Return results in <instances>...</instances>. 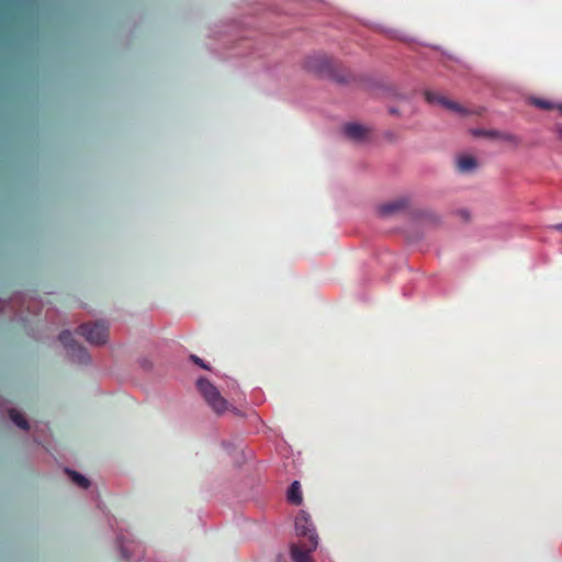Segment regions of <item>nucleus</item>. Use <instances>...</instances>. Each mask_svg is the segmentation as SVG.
Returning <instances> with one entry per match:
<instances>
[{
	"mask_svg": "<svg viewBox=\"0 0 562 562\" xmlns=\"http://www.w3.org/2000/svg\"><path fill=\"white\" fill-rule=\"evenodd\" d=\"M195 387L205 403L216 415L221 416L229 411L236 416L245 417V413L229 404L228 401L222 396L217 386L209 379L204 376L199 378L195 382Z\"/></svg>",
	"mask_w": 562,
	"mask_h": 562,
	"instance_id": "f257e3e1",
	"label": "nucleus"
},
{
	"mask_svg": "<svg viewBox=\"0 0 562 562\" xmlns=\"http://www.w3.org/2000/svg\"><path fill=\"white\" fill-rule=\"evenodd\" d=\"M111 528L116 526V547L120 552V558L124 562H138L145 555V549L134 533L125 527L119 526L115 518L109 519Z\"/></svg>",
	"mask_w": 562,
	"mask_h": 562,
	"instance_id": "f03ea898",
	"label": "nucleus"
},
{
	"mask_svg": "<svg viewBox=\"0 0 562 562\" xmlns=\"http://www.w3.org/2000/svg\"><path fill=\"white\" fill-rule=\"evenodd\" d=\"M304 67L307 71L313 72L321 77H330L339 83H347L348 80L344 76H338L335 72L331 60L321 54L311 55L305 59Z\"/></svg>",
	"mask_w": 562,
	"mask_h": 562,
	"instance_id": "7ed1b4c3",
	"label": "nucleus"
},
{
	"mask_svg": "<svg viewBox=\"0 0 562 562\" xmlns=\"http://www.w3.org/2000/svg\"><path fill=\"white\" fill-rule=\"evenodd\" d=\"M58 339L65 347L67 357L71 362L82 366L91 363V357L88 350L76 341L70 330H63L59 334Z\"/></svg>",
	"mask_w": 562,
	"mask_h": 562,
	"instance_id": "20e7f679",
	"label": "nucleus"
},
{
	"mask_svg": "<svg viewBox=\"0 0 562 562\" xmlns=\"http://www.w3.org/2000/svg\"><path fill=\"white\" fill-rule=\"evenodd\" d=\"M294 530L299 538H306L312 543V549H317L319 537L312 516L305 510L300 509L294 518Z\"/></svg>",
	"mask_w": 562,
	"mask_h": 562,
	"instance_id": "39448f33",
	"label": "nucleus"
},
{
	"mask_svg": "<svg viewBox=\"0 0 562 562\" xmlns=\"http://www.w3.org/2000/svg\"><path fill=\"white\" fill-rule=\"evenodd\" d=\"M77 333L92 346H103L109 340V327L102 321L83 323L77 328Z\"/></svg>",
	"mask_w": 562,
	"mask_h": 562,
	"instance_id": "423d86ee",
	"label": "nucleus"
},
{
	"mask_svg": "<svg viewBox=\"0 0 562 562\" xmlns=\"http://www.w3.org/2000/svg\"><path fill=\"white\" fill-rule=\"evenodd\" d=\"M341 133L349 140L362 144L367 142L370 130L360 123L349 122L342 126Z\"/></svg>",
	"mask_w": 562,
	"mask_h": 562,
	"instance_id": "0eeeda50",
	"label": "nucleus"
},
{
	"mask_svg": "<svg viewBox=\"0 0 562 562\" xmlns=\"http://www.w3.org/2000/svg\"><path fill=\"white\" fill-rule=\"evenodd\" d=\"M316 549H312V543H291L290 558L292 562H313L312 553Z\"/></svg>",
	"mask_w": 562,
	"mask_h": 562,
	"instance_id": "6e6552de",
	"label": "nucleus"
},
{
	"mask_svg": "<svg viewBox=\"0 0 562 562\" xmlns=\"http://www.w3.org/2000/svg\"><path fill=\"white\" fill-rule=\"evenodd\" d=\"M425 98L430 103H438V104H440L451 111H454L459 114H462V115L468 114V111L464 108H462L459 103H457L454 101H450L447 98L439 95L438 93H436L434 91L427 90L425 92Z\"/></svg>",
	"mask_w": 562,
	"mask_h": 562,
	"instance_id": "1a4fd4ad",
	"label": "nucleus"
},
{
	"mask_svg": "<svg viewBox=\"0 0 562 562\" xmlns=\"http://www.w3.org/2000/svg\"><path fill=\"white\" fill-rule=\"evenodd\" d=\"M472 134L474 136H485V137H491V138H497L503 142L513 143L516 146L519 145V143H520V139L518 136H516L512 133L499 132L496 130H472Z\"/></svg>",
	"mask_w": 562,
	"mask_h": 562,
	"instance_id": "9d476101",
	"label": "nucleus"
},
{
	"mask_svg": "<svg viewBox=\"0 0 562 562\" xmlns=\"http://www.w3.org/2000/svg\"><path fill=\"white\" fill-rule=\"evenodd\" d=\"M406 205L407 201L405 199H398L379 205L376 212L381 217H389L403 211L406 207Z\"/></svg>",
	"mask_w": 562,
	"mask_h": 562,
	"instance_id": "9b49d317",
	"label": "nucleus"
},
{
	"mask_svg": "<svg viewBox=\"0 0 562 562\" xmlns=\"http://www.w3.org/2000/svg\"><path fill=\"white\" fill-rule=\"evenodd\" d=\"M286 501L295 506L303 503L302 488L299 481H293L286 491Z\"/></svg>",
	"mask_w": 562,
	"mask_h": 562,
	"instance_id": "f8f14e48",
	"label": "nucleus"
},
{
	"mask_svg": "<svg viewBox=\"0 0 562 562\" xmlns=\"http://www.w3.org/2000/svg\"><path fill=\"white\" fill-rule=\"evenodd\" d=\"M458 169L463 173L472 172L477 167V161L472 156H460L457 160Z\"/></svg>",
	"mask_w": 562,
	"mask_h": 562,
	"instance_id": "ddd939ff",
	"label": "nucleus"
},
{
	"mask_svg": "<svg viewBox=\"0 0 562 562\" xmlns=\"http://www.w3.org/2000/svg\"><path fill=\"white\" fill-rule=\"evenodd\" d=\"M65 472L68 474L69 479L80 488H88L90 486V480L86 477L83 474L78 473L69 468L65 469Z\"/></svg>",
	"mask_w": 562,
	"mask_h": 562,
	"instance_id": "4468645a",
	"label": "nucleus"
},
{
	"mask_svg": "<svg viewBox=\"0 0 562 562\" xmlns=\"http://www.w3.org/2000/svg\"><path fill=\"white\" fill-rule=\"evenodd\" d=\"M10 419L21 429L29 430L30 425L27 419L15 408L9 409Z\"/></svg>",
	"mask_w": 562,
	"mask_h": 562,
	"instance_id": "2eb2a0df",
	"label": "nucleus"
},
{
	"mask_svg": "<svg viewBox=\"0 0 562 562\" xmlns=\"http://www.w3.org/2000/svg\"><path fill=\"white\" fill-rule=\"evenodd\" d=\"M374 27L378 31H380L381 33H384L385 35H387L389 37L396 38V40L404 41V42L412 41L409 37L405 36L402 32H400L397 30L387 29V27H384L379 24L374 25Z\"/></svg>",
	"mask_w": 562,
	"mask_h": 562,
	"instance_id": "dca6fc26",
	"label": "nucleus"
},
{
	"mask_svg": "<svg viewBox=\"0 0 562 562\" xmlns=\"http://www.w3.org/2000/svg\"><path fill=\"white\" fill-rule=\"evenodd\" d=\"M530 103L539 109H543V110H551V109H554L557 108V105L559 103H553L549 100H546V99H541V98H531L530 99Z\"/></svg>",
	"mask_w": 562,
	"mask_h": 562,
	"instance_id": "f3484780",
	"label": "nucleus"
},
{
	"mask_svg": "<svg viewBox=\"0 0 562 562\" xmlns=\"http://www.w3.org/2000/svg\"><path fill=\"white\" fill-rule=\"evenodd\" d=\"M190 359H191L192 362H194L200 368H202L204 370H211V367L203 359H201L200 357H198L195 355H191Z\"/></svg>",
	"mask_w": 562,
	"mask_h": 562,
	"instance_id": "a211bd4d",
	"label": "nucleus"
},
{
	"mask_svg": "<svg viewBox=\"0 0 562 562\" xmlns=\"http://www.w3.org/2000/svg\"><path fill=\"white\" fill-rule=\"evenodd\" d=\"M226 385H227V389L231 390L236 395H238V394L243 395V393L240 392L239 385H238L236 380L228 379V381L226 382Z\"/></svg>",
	"mask_w": 562,
	"mask_h": 562,
	"instance_id": "6ab92c4d",
	"label": "nucleus"
},
{
	"mask_svg": "<svg viewBox=\"0 0 562 562\" xmlns=\"http://www.w3.org/2000/svg\"><path fill=\"white\" fill-rule=\"evenodd\" d=\"M139 366L144 369V370H150L153 364L150 362V360L146 359V358H142L139 360Z\"/></svg>",
	"mask_w": 562,
	"mask_h": 562,
	"instance_id": "aec40b11",
	"label": "nucleus"
},
{
	"mask_svg": "<svg viewBox=\"0 0 562 562\" xmlns=\"http://www.w3.org/2000/svg\"><path fill=\"white\" fill-rule=\"evenodd\" d=\"M222 447H223L225 450H227L228 452H231V451L233 450V448H234V445H233V442H231V441H226V440H224V441L222 442Z\"/></svg>",
	"mask_w": 562,
	"mask_h": 562,
	"instance_id": "412c9836",
	"label": "nucleus"
},
{
	"mask_svg": "<svg viewBox=\"0 0 562 562\" xmlns=\"http://www.w3.org/2000/svg\"><path fill=\"white\" fill-rule=\"evenodd\" d=\"M554 131L559 139L562 140V124H555Z\"/></svg>",
	"mask_w": 562,
	"mask_h": 562,
	"instance_id": "4be33fe9",
	"label": "nucleus"
},
{
	"mask_svg": "<svg viewBox=\"0 0 562 562\" xmlns=\"http://www.w3.org/2000/svg\"><path fill=\"white\" fill-rule=\"evenodd\" d=\"M389 111L391 114H394V115L398 114V110L396 108H390Z\"/></svg>",
	"mask_w": 562,
	"mask_h": 562,
	"instance_id": "5701e85b",
	"label": "nucleus"
},
{
	"mask_svg": "<svg viewBox=\"0 0 562 562\" xmlns=\"http://www.w3.org/2000/svg\"><path fill=\"white\" fill-rule=\"evenodd\" d=\"M554 228H555L557 231H559V232H561V233H562V223L557 224V225L554 226Z\"/></svg>",
	"mask_w": 562,
	"mask_h": 562,
	"instance_id": "b1692460",
	"label": "nucleus"
},
{
	"mask_svg": "<svg viewBox=\"0 0 562 562\" xmlns=\"http://www.w3.org/2000/svg\"><path fill=\"white\" fill-rule=\"evenodd\" d=\"M255 417H256V419H257L260 424H262V423H263V422H262V419H261V418H260L256 413H255Z\"/></svg>",
	"mask_w": 562,
	"mask_h": 562,
	"instance_id": "393cba45",
	"label": "nucleus"
},
{
	"mask_svg": "<svg viewBox=\"0 0 562 562\" xmlns=\"http://www.w3.org/2000/svg\"><path fill=\"white\" fill-rule=\"evenodd\" d=\"M557 109H559V110L562 112V103H559V104L557 105Z\"/></svg>",
	"mask_w": 562,
	"mask_h": 562,
	"instance_id": "a878e982",
	"label": "nucleus"
},
{
	"mask_svg": "<svg viewBox=\"0 0 562 562\" xmlns=\"http://www.w3.org/2000/svg\"><path fill=\"white\" fill-rule=\"evenodd\" d=\"M277 562H286L285 560L281 559L280 557L277 559Z\"/></svg>",
	"mask_w": 562,
	"mask_h": 562,
	"instance_id": "bb28decb",
	"label": "nucleus"
},
{
	"mask_svg": "<svg viewBox=\"0 0 562 562\" xmlns=\"http://www.w3.org/2000/svg\"><path fill=\"white\" fill-rule=\"evenodd\" d=\"M0 305H1V308H3V307H4V305H5V303H4V302H2V301H0Z\"/></svg>",
	"mask_w": 562,
	"mask_h": 562,
	"instance_id": "cd10ccee",
	"label": "nucleus"
},
{
	"mask_svg": "<svg viewBox=\"0 0 562 562\" xmlns=\"http://www.w3.org/2000/svg\"><path fill=\"white\" fill-rule=\"evenodd\" d=\"M462 215L468 216V212L467 211H462Z\"/></svg>",
	"mask_w": 562,
	"mask_h": 562,
	"instance_id": "c85d7f7f",
	"label": "nucleus"
}]
</instances>
